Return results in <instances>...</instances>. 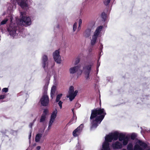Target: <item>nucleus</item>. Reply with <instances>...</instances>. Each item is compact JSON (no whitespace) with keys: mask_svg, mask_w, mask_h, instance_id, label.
<instances>
[{"mask_svg":"<svg viewBox=\"0 0 150 150\" xmlns=\"http://www.w3.org/2000/svg\"><path fill=\"white\" fill-rule=\"evenodd\" d=\"M83 125L81 124L80 126L75 129L73 132V135L74 136L76 137L78 136L77 133H79L81 130H82Z\"/></svg>","mask_w":150,"mask_h":150,"instance_id":"nucleus-12","label":"nucleus"},{"mask_svg":"<svg viewBox=\"0 0 150 150\" xmlns=\"http://www.w3.org/2000/svg\"><path fill=\"white\" fill-rule=\"evenodd\" d=\"M111 0H105L103 1L104 5L106 6H108L110 3Z\"/></svg>","mask_w":150,"mask_h":150,"instance_id":"nucleus-30","label":"nucleus"},{"mask_svg":"<svg viewBox=\"0 0 150 150\" xmlns=\"http://www.w3.org/2000/svg\"><path fill=\"white\" fill-rule=\"evenodd\" d=\"M99 48L100 50H102L103 48V46L102 44L100 45L99 47Z\"/></svg>","mask_w":150,"mask_h":150,"instance_id":"nucleus-43","label":"nucleus"},{"mask_svg":"<svg viewBox=\"0 0 150 150\" xmlns=\"http://www.w3.org/2000/svg\"><path fill=\"white\" fill-rule=\"evenodd\" d=\"M100 33L98 30H96L94 33L93 36L97 38Z\"/></svg>","mask_w":150,"mask_h":150,"instance_id":"nucleus-29","label":"nucleus"},{"mask_svg":"<svg viewBox=\"0 0 150 150\" xmlns=\"http://www.w3.org/2000/svg\"><path fill=\"white\" fill-rule=\"evenodd\" d=\"M112 147L114 149H121L122 148L123 146L121 143L117 141L112 144Z\"/></svg>","mask_w":150,"mask_h":150,"instance_id":"nucleus-11","label":"nucleus"},{"mask_svg":"<svg viewBox=\"0 0 150 150\" xmlns=\"http://www.w3.org/2000/svg\"><path fill=\"white\" fill-rule=\"evenodd\" d=\"M80 61V59L79 58H77L75 62V64L76 65Z\"/></svg>","mask_w":150,"mask_h":150,"instance_id":"nucleus-39","label":"nucleus"},{"mask_svg":"<svg viewBox=\"0 0 150 150\" xmlns=\"http://www.w3.org/2000/svg\"><path fill=\"white\" fill-rule=\"evenodd\" d=\"M42 134H37L35 138V141L36 142H39L41 137H42Z\"/></svg>","mask_w":150,"mask_h":150,"instance_id":"nucleus-22","label":"nucleus"},{"mask_svg":"<svg viewBox=\"0 0 150 150\" xmlns=\"http://www.w3.org/2000/svg\"><path fill=\"white\" fill-rule=\"evenodd\" d=\"M58 102L59 103L58 104L60 107V109H62V104L63 103L61 101H59Z\"/></svg>","mask_w":150,"mask_h":150,"instance_id":"nucleus-35","label":"nucleus"},{"mask_svg":"<svg viewBox=\"0 0 150 150\" xmlns=\"http://www.w3.org/2000/svg\"><path fill=\"white\" fill-rule=\"evenodd\" d=\"M5 98V96L4 95H0V99H3Z\"/></svg>","mask_w":150,"mask_h":150,"instance_id":"nucleus-40","label":"nucleus"},{"mask_svg":"<svg viewBox=\"0 0 150 150\" xmlns=\"http://www.w3.org/2000/svg\"><path fill=\"white\" fill-rule=\"evenodd\" d=\"M135 150H150V147L146 143L139 140L138 144H136L134 146Z\"/></svg>","mask_w":150,"mask_h":150,"instance_id":"nucleus-2","label":"nucleus"},{"mask_svg":"<svg viewBox=\"0 0 150 150\" xmlns=\"http://www.w3.org/2000/svg\"><path fill=\"white\" fill-rule=\"evenodd\" d=\"M97 38V37L93 36L92 39L91 40V44L92 45H94L95 44L96 42Z\"/></svg>","mask_w":150,"mask_h":150,"instance_id":"nucleus-23","label":"nucleus"},{"mask_svg":"<svg viewBox=\"0 0 150 150\" xmlns=\"http://www.w3.org/2000/svg\"><path fill=\"white\" fill-rule=\"evenodd\" d=\"M129 140V137L127 136H126L125 139H124L123 140L122 144V145H123L124 146L126 145L128 143Z\"/></svg>","mask_w":150,"mask_h":150,"instance_id":"nucleus-21","label":"nucleus"},{"mask_svg":"<svg viewBox=\"0 0 150 150\" xmlns=\"http://www.w3.org/2000/svg\"><path fill=\"white\" fill-rule=\"evenodd\" d=\"M126 136L123 133H121L119 135L118 139L121 142L125 139Z\"/></svg>","mask_w":150,"mask_h":150,"instance_id":"nucleus-19","label":"nucleus"},{"mask_svg":"<svg viewBox=\"0 0 150 150\" xmlns=\"http://www.w3.org/2000/svg\"><path fill=\"white\" fill-rule=\"evenodd\" d=\"M122 150H126L125 149H122Z\"/></svg>","mask_w":150,"mask_h":150,"instance_id":"nucleus-49","label":"nucleus"},{"mask_svg":"<svg viewBox=\"0 0 150 150\" xmlns=\"http://www.w3.org/2000/svg\"><path fill=\"white\" fill-rule=\"evenodd\" d=\"M48 112V110L47 109H45L43 111V113L42 114H44V115L46 116Z\"/></svg>","mask_w":150,"mask_h":150,"instance_id":"nucleus-33","label":"nucleus"},{"mask_svg":"<svg viewBox=\"0 0 150 150\" xmlns=\"http://www.w3.org/2000/svg\"><path fill=\"white\" fill-rule=\"evenodd\" d=\"M93 64V63H92L91 64L86 65L83 67L84 73L86 79H88L89 78L90 73L91 71Z\"/></svg>","mask_w":150,"mask_h":150,"instance_id":"nucleus-4","label":"nucleus"},{"mask_svg":"<svg viewBox=\"0 0 150 150\" xmlns=\"http://www.w3.org/2000/svg\"><path fill=\"white\" fill-rule=\"evenodd\" d=\"M53 123V122H50V121H49V126H48V129H50L52 125V123Z\"/></svg>","mask_w":150,"mask_h":150,"instance_id":"nucleus-37","label":"nucleus"},{"mask_svg":"<svg viewBox=\"0 0 150 150\" xmlns=\"http://www.w3.org/2000/svg\"><path fill=\"white\" fill-rule=\"evenodd\" d=\"M48 84H45L43 87V95H47V91L48 89Z\"/></svg>","mask_w":150,"mask_h":150,"instance_id":"nucleus-20","label":"nucleus"},{"mask_svg":"<svg viewBox=\"0 0 150 150\" xmlns=\"http://www.w3.org/2000/svg\"><path fill=\"white\" fill-rule=\"evenodd\" d=\"M149 132L150 133V131H149Z\"/></svg>","mask_w":150,"mask_h":150,"instance_id":"nucleus-51","label":"nucleus"},{"mask_svg":"<svg viewBox=\"0 0 150 150\" xmlns=\"http://www.w3.org/2000/svg\"><path fill=\"white\" fill-rule=\"evenodd\" d=\"M7 130L6 129H4L2 130L1 131V132L3 134H5L6 133Z\"/></svg>","mask_w":150,"mask_h":150,"instance_id":"nucleus-38","label":"nucleus"},{"mask_svg":"<svg viewBox=\"0 0 150 150\" xmlns=\"http://www.w3.org/2000/svg\"><path fill=\"white\" fill-rule=\"evenodd\" d=\"M17 27L15 24H11L7 29V30L11 35H14L16 33Z\"/></svg>","mask_w":150,"mask_h":150,"instance_id":"nucleus-6","label":"nucleus"},{"mask_svg":"<svg viewBox=\"0 0 150 150\" xmlns=\"http://www.w3.org/2000/svg\"><path fill=\"white\" fill-rule=\"evenodd\" d=\"M62 94H59L57 95L56 99V102H58L59 101H60L59 100L62 97Z\"/></svg>","mask_w":150,"mask_h":150,"instance_id":"nucleus-26","label":"nucleus"},{"mask_svg":"<svg viewBox=\"0 0 150 150\" xmlns=\"http://www.w3.org/2000/svg\"><path fill=\"white\" fill-rule=\"evenodd\" d=\"M81 28V25H79V26L78 28V31H79L80 30Z\"/></svg>","mask_w":150,"mask_h":150,"instance_id":"nucleus-44","label":"nucleus"},{"mask_svg":"<svg viewBox=\"0 0 150 150\" xmlns=\"http://www.w3.org/2000/svg\"><path fill=\"white\" fill-rule=\"evenodd\" d=\"M42 105L44 106H47L49 102V97L47 95H43L40 100Z\"/></svg>","mask_w":150,"mask_h":150,"instance_id":"nucleus-9","label":"nucleus"},{"mask_svg":"<svg viewBox=\"0 0 150 150\" xmlns=\"http://www.w3.org/2000/svg\"><path fill=\"white\" fill-rule=\"evenodd\" d=\"M80 67L79 66H75L69 69L70 74H73L75 73L79 69Z\"/></svg>","mask_w":150,"mask_h":150,"instance_id":"nucleus-15","label":"nucleus"},{"mask_svg":"<svg viewBox=\"0 0 150 150\" xmlns=\"http://www.w3.org/2000/svg\"><path fill=\"white\" fill-rule=\"evenodd\" d=\"M46 118V116L44 115V114H42L40 120V122H43L45 120Z\"/></svg>","mask_w":150,"mask_h":150,"instance_id":"nucleus-25","label":"nucleus"},{"mask_svg":"<svg viewBox=\"0 0 150 150\" xmlns=\"http://www.w3.org/2000/svg\"><path fill=\"white\" fill-rule=\"evenodd\" d=\"M113 140H117L119 137V133L117 131L113 133L110 134Z\"/></svg>","mask_w":150,"mask_h":150,"instance_id":"nucleus-16","label":"nucleus"},{"mask_svg":"<svg viewBox=\"0 0 150 150\" xmlns=\"http://www.w3.org/2000/svg\"><path fill=\"white\" fill-rule=\"evenodd\" d=\"M56 87L55 86H53L51 90L50 95L51 97L52 98H53V96L54 95L55 93V91H56Z\"/></svg>","mask_w":150,"mask_h":150,"instance_id":"nucleus-18","label":"nucleus"},{"mask_svg":"<svg viewBox=\"0 0 150 150\" xmlns=\"http://www.w3.org/2000/svg\"><path fill=\"white\" fill-rule=\"evenodd\" d=\"M41 64L42 67L45 71V68L47 67L48 65V58L47 56L44 55L42 57Z\"/></svg>","mask_w":150,"mask_h":150,"instance_id":"nucleus-8","label":"nucleus"},{"mask_svg":"<svg viewBox=\"0 0 150 150\" xmlns=\"http://www.w3.org/2000/svg\"><path fill=\"white\" fill-rule=\"evenodd\" d=\"M103 28V26L102 25H100L97 28L96 30H98V31H99V32L100 33L102 29Z\"/></svg>","mask_w":150,"mask_h":150,"instance_id":"nucleus-31","label":"nucleus"},{"mask_svg":"<svg viewBox=\"0 0 150 150\" xmlns=\"http://www.w3.org/2000/svg\"><path fill=\"white\" fill-rule=\"evenodd\" d=\"M106 114L103 108H96L92 110L90 119L92 120L94 118L95 119L91 122V129L96 128L98 126V124L100 123L104 119Z\"/></svg>","mask_w":150,"mask_h":150,"instance_id":"nucleus-1","label":"nucleus"},{"mask_svg":"<svg viewBox=\"0 0 150 150\" xmlns=\"http://www.w3.org/2000/svg\"><path fill=\"white\" fill-rule=\"evenodd\" d=\"M7 21L8 20L7 19L3 20L1 22V25H4L6 23Z\"/></svg>","mask_w":150,"mask_h":150,"instance_id":"nucleus-34","label":"nucleus"},{"mask_svg":"<svg viewBox=\"0 0 150 150\" xmlns=\"http://www.w3.org/2000/svg\"><path fill=\"white\" fill-rule=\"evenodd\" d=\"M33 124H34V122H32L30 123V125H29L30 127V128H32V127L33 126Z\"/></svg>","mask_w":150,"mask_h":150,"instance_id":"nucleus-42","label":"nucleus"},{"mask_svg":"<svg viewBox=\"0 0 150 150\" xmlns=\"http://www.w3.org/2000/svg\"><path fill=\"white\" fill-rule=\"evenodd\" d=\"M29 137H31V134L30 135Z\"/></svg>","mask_w":150,"mask_h":150,"instance_id":"nucleus-50","label":"nucleus"},{"mask_svg":"<svg viewBox=\"0 0 150 150\" xmlns=\"http://www.w3.org/2000/svg\"><path fill=\"white\" fill-rule=\"evenodd\" d=\"M59 52L58 50H56L53 53V57L54 60L57 63H61V57L59 55Z\"/></svg>","mask_w":150,"mask_h":150,"instance_id":"nucleus-7","label":"nucleus"},{"mask_svg":"<svg viewBox=\"0 0 150 150\" xmlns=\"http://www.w3.org/2000/svg\"><path fill=\"white\" fill-rule=\"evenodd\" d=\"M98 64H97V66H99L100 65V63H99V64L98 63Z\"/></svg>","mask_w":150,"mask_h":150,"instance_id":"nucleus-46","label":"nucleus"},{"mask_svg":"<svg viewBox=\"0 0 150 150\" xmlns=\"http://www.w3.org/2000/svg\"><path fill=\"white\" fill-rule=\"evenodd\" d=\"M2 91L3 92H7L8 91V88H4L2 89Z\"/></svg>","mask_w":150,"mask_h":150,"instance_id":"nucleus-36","label":"nucleus"},{"mask_svg":"<svg viewBox=\"0 0 150 150\" xmlns=\"http://www.w3.org/2000/svg\"><path fill=\"white\" fill-rule=\"evenodd\" d=\"M77 28V23L75 22L74 23L73 26V30L74 32Z\"/></svg>","mask_w":150,"mask_h":150,"instance_id":"nucleus-32","label":"nucleus"},{"mask_svg":"<svg viewBox=\"0 0 150 150\" xmlns=\"http://www.w3.org/2000/svg\"><path fill=\"white\" fill-rule=\"evenodd\" d=\"M79 25H81L82 23V20L81 19H80L79 21Z\"/></svg>","mask_w":150,"mask_h":150,"instance_id":"nucleus-41","label":"nucleus"},{"mask_svg":"<svg viewBox=\"0 0 150 150\" xmlns=\"http://www.w3.org/2000/svg\"><path fill=\"white\" fill-rule=\"evenodd\" d=\"M91 30L89 28H88L83 33L84 36L86 37H89L91 35Z\"/></svg>","mask_w":150,"mask_h":150,"instance_id":"nucleus-17","label":"nucleus"},{"mask_svg":"<svg viewBox=\"0 0 150 150\" xmlns=\"http://www.w3.org/2000/svg\"><path fill=\"white\" fill-rule=\"evenodd\" d=\"M101 17L104 21H105L107 17L106 14L104 12H102L101 13Z\"/></svg>","mask_w":150,"mask_h":150,"instance_id":"nucleus-27","label":"nucleus"},{"mask_svg":"<svg viewBox=\"0 0 150 150\" xmlns=\"http://www.w3.org/2000/svg\"><path fill=\"white\" fill-rule=\"evenodd\" d=\"M21 16H22V18L20 19V22L23 23L25 26L30 25L31 23V20L29 17L23 16V12H21Z\"/></svg>","mask_w":150,"mask_h":150,"instance_id":"nucleus-5","label":"nucleus"},{"mask_svg":"<svg viewBox=\"0 0 150 150\" xmlns=\"http://www.w3.org/2000/svg\"><path fill=\"white\" fill-rule=\"evenodd\" d=\"M137 134L134 133H132L130 136V138L132 140H134L137 137Z\"/></svg>","mask_w":150,"mask_h":150,"instance_id":"nucleus-28","label":"nucleus"},{"mask_svg":"<svg viewBox=\"0 0 150 150\" xmlns=\"http://www.w3.org/2000/svg\"><path fill=\"white\" fill-rule=\"evenodd\" d=\"M78 91L76 90L74 91V88L73 86H71L69 88L68 91L69 95L67 96V98H69L70 101H72L77 95Z\"/></svg>","mask_w":150,"mask_h":150,"instance_id":"nucleus-3","label":"nucleus"},{"mask_svg":"<svg viewBox=\"0 0 150 150\" xmlns=\"http://www.w3.org/2000/svg\"><path fill=\"white\" fill-rule=\"evenodd\" d=\"M36 149L38 150H39L40 149V147L39 146H38L37 147Z\"/></svg>","mask_w":150,"mask_h":150,"instance_id":"nucleus-45","label":"nucleus"},{"mask_svg":"<svg viewBox=\"0 0 150 150\" xmlns=\"http://www.w3.org/2000/svg\"><path fill=\"white\" fill-rule=\"evenodd\" d=\"M18 3L22 8H24L28 7V4L25 0H21L20 3L18 2Z\"/></svg>","mask_w":150,"mask_h":150,"instance_id":"nucleus-14","label":"nucleus"},{"mask_svg":"<svg viewBox=\"0 0 150 150\" xmlns=\"http://www.w3.org/2000/svg\"><path fill=\"white\" fill-rule=\"evenodd\" d=\"M98 67H99V66H97L96 69L98 71Z\"/></svg>","mask_w":150,"mask_h":150,"instance_id":"nucleus-47","label":"nucleus"},{"mask_svg":"<svg viewBox=\"0 0 150 150\" xmlns=\"http://www.w3.org/2000/svg\"><path fill=\"white\" fill-rule=\"evenodd\" d=\"M36 119H35L34 120H33V122H34V123L36 121Z\"/></svg>","mask_w":150,"mask_h":150,"instance_id":"nucleus-48","label":"nucleus"},{"mask_svg":"<svg viewBox=\"0 0 150 150\" xmlns=\"http://www.w3.org/2000/svg\"><path fill=\"white\" fill-rule=\"evenodd\" d=\"M57 111L56 109H55L52 112L50 117V121L53 122L56 117Z\"/></svg>","mask_w":150,"mask_h":150,"instance_id":"nucleus-13","label":"nucleus"},{"mask_svg":"<svg viewBox=\"0 0 150 150\" xmlns=\"http://www.w3.org/2000/svg\"><path fill=\"white\" fill-rule=\"evenodd\" d=\"M105 142H104L103 144L102 147H107V146H106L105 145L107 144H108L109 146H110V144L109 142H111L112 140H113L112 138L111 134L107 135L105 138Z\"/></svg>","mask_w":150,"mask_h":150,"instance_id":"nucleus-10","label":"nucleus"},{"mask_svg":"<svg viewBox=\"0 0 150 150\" xmlns=\"http://www.w3.org/2000/svg\"><path fill=\"white\" fill-rule=\"evenodd\" d=\"M127 150H135L134 147V149H133V146L132 144L129 143L127 146Z\"/></svg>","mask_w":150,"mask_h":150,"instance_id":"nucleus-24","label":"nucleus"}]
</instances>
